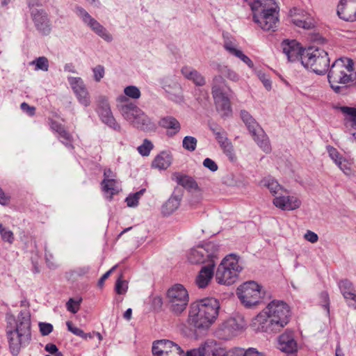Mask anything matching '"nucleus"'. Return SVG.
<instances>
[{"label":"nucleus","instance_id":"60","mask_svg":"<svg viewBox=\"0 0 356 356\" xmlns=\"http://www.w3.org/2000/svg\"><path fill=\"white\" fill-rule=\"evenodd\" d=\"M115 175L111 169L108 168L104 170V179H115Z\"/></svg>","mask_w":356,"mask_h":356},{"label":"nucleus","instance_id":"24","mask_svg":"<svg viewBox=\"0 0 356 356\" xmlns=\"http://www.w3.org/2000/svg\"><path fill=\"white\" fill-rule=\"evenodd\" d=\"M224 49L231 55L239 58L245 63L250 68L254 67V63L252 60L239 49L234 40L226 38L223 42Z\"/></svg>","mask_w":356,"mask_h":356},{"label":"nucleus","instance_id":"18","mask_svg":"<svg viewBox=\"0 0 356 356\" xmlns=\"http://www.w3.org/2000/svg\"><path fill=\"white\" fill-rule=\"evenodd\" d=\"M211 130L223 152L230 160L233 161L235 158L234 147L231 141L227 138L226 131L218 126L211 127Z\"/></svg>","mask_w":356,"mask_h":356},{"label":"nucleus","instance_id":"38","mask_svg":"<svg viewBox=\"0 0 356 356\" xmlns=\"http://www.w3.org/2000/svg\"><path fill=\"white\" fill-rule=\"evenodd\" d=\"M75 96L80 104L85 107H88L91 104V99L88 89H85L75 94Z\"/></svg>","mask_w":356,"mask_h":356},{"label":"nucleus","instance_id":"36","mask_svg":"<svg viewBox=\"0 0 356 356\" xmlns=\"http://www.w3.org/2000/svg\"><path fill=\"white\" fill-rule=\"evenodd\" d=\"M67 81L74 95L87 88L81 77L69 76Z\"/></svg>","mask_w":356,"mask_h":356},{"label":"nucleus","instance_id":"54","mask_svg":"<svg viewBox=\"0 0 356 356\" xmlns=\"http://www.w3.org/2000/svg\"><path fill=\"white\" fill-rule=\"evenodd\" d=\"M203 165L211 172H216L218 168L216 163L209 158H207L203 161Z\"/></svg>","mask_w":356,"mask_h":356},{"label":"nucleus","instance_id":"15","mask_svg":"<svg viewBox=\"0 0 356 356\" xmlns=\"http://www.w3.org/2000/svg\"><path fill=\"white\" fill-rule=\"evenodd\" d=\"M76 13L95 34L107 42L113 40L112 35L99 22L93 18L85 9L76 6Z\"/></svg>","mask_w":356,"mask_h":356},{"label":"nucleus","instance_id":"27","mask_svg":"<svg viewBox=\"0 0 356 356\" xmlns=\"http://www.w3.org/2000/svg\"><path fill=\"white\" fill-rule=\"evenodd\" d=\"M277 348L287 353L296 350L297 344L291 332H286L279 337Z\"/></svg>","mask_w":356,"mask_h":356},{"label":"nucleus","instance_id":"14","mask_svg":"<svg viewBox=\"0 0 356 356\" xmlns=\"http://www.w3.org/2000/svg\"><path fill=\"white\" fill-rule=\"evenodd\" d=\"M241 117L253 137L254 140L264 152L269 153L271 151V146L268 138L264 130L248 111H241Z\"/></svg>","mask_w":356,"mask_h":356},{"label":"nucleus","instance_id":"53","mask_svg":"<svg viewBox=\"0 0 356 356\" xmlns=\"http://www.w3.org/2000/svg\"><path fill=\"white\" fill-rule=\"evenodd\" d=\"M44 350L55 356H63V353L58 350L57 346L54 343L46 344Z\"/></svg>","mask_w":356,"mask_h":356},{"label":"nucleus","instance_id":"4","mask_svg":"<svg viewBox=\"0 0 356 356\" xmlns=\"http://www.w3.org/2000/svg\"><path fill=\"white\" fill-rule=\"evenodd\" d=\"M250 7L253 21L264 31H274L279 22L273 0H244Z\"/></svg>","mask_w":356,"mask_h":356},{"label":"nucleus","instance_id":"56","mask_svg":"<svg viewBox=\"0 0 356 356\" xmlns=\"http://www.w3.org/2000/svg\"><path fill=\"white\" fill-rule=\"evenodd\" d=\"M21 109L27 113L29 116H33L35 113V108L34 106H29L27 103L23 102L20 105Z\"/></svg>","mask_w":356,"mask_h":356},{"label":"nucleus","instance_id":"58","mask_svg":"<svg viewBox=\"0 0 356 356\" xmlns=\"http://www.w3.org/2000/svg\"><path fill=\"white\" fill-rule=\"evenodd\" d=\"M186 356H204V351L201 349V345L198 348L187 351Z\"/></svg>","mask_w":356,"mask_h":356},{"label":"nucleus","instance_id":"63","mask_svg":"<svg viewBox=\"0 0 356 356\" xmlns=\"http://www.w3.org/2000/svg\"><path fill=\"white\" fill-rule=\"evenodd\" d=\"M76 336H79L80 337H81L82 339H86L88 338H92V336L90 333H85L83 332V330H82L81 329L80 330V331L79 332L78 334Z\"/></svg>","mask_w":356,"mask_h":356},{"label":"nucleus","instance_id":"57","mask_svg":"<svg viewBox=\"0 0 356 356\" xmlns=\"http://www.w3.org/2000/svg\"><path fill=\"white\" fill-rule=\"evenodd\" d=\"M117 266H114L113 268H111L109 270H108L106 273H105L101 278L98 281V285L100 287H102L104 285V283L105 280L110 276L111 273L116 268Z\"/></svg>","mask_w":356,"mask_h":356},{"label":"nucleus","instance_id":"34","mask_svg":"<svg viewBox=\"0 0 356 356\" xmlns=\"http://www.w3.org/2000/svg\"><path fill=\"white\" fill-rule=\"evenodd\" d=\"M262 186L267 188L273 195H280L284 190L279 183L271 177H264L260 182Z\"/></svg>","mask_w":356,"mask_h":356},{"label":"nucleus","instance_id":"9","mask_svg":"<svg viewBox=\"0 0 356 356\" xmlns=\"http://www.w3.org/2000/svg\"><path fill=\"white\" fill-rule=\"evenodd\" d=\"M301 63L317 74H324L328 70L330 58L325 50L312 47L306 49L302 54Z\"/></svg>","mask_w":356,"mask_h":356},{"label":"nucleus","instance_id":"22","mask_svg":"<svg viewBox=\"0 0 356 356\" xmlns=\"http://www.w3.org/2000/svg\"><path fill=\"white\" fill-rule=\"evenodd\" d=\"M337 12L338 16L345 21H356V0H341Z\"/></svg>","mask_w":356,"mask_h":356},{"label":"nucleus","instance_id":"17","mask_svg":"<svg viewBox=\"0 0 356 356\" xmlns=\"http://www.w3.org/2000/svg\"><path fill=\"white\" fill-rule=\"evenodd\" d=\"M154 356H185L181 347L170 340H159L153 343Z\"/></svg>","mask_w":356,"mask_h":356},{"label":"nucleus","instance_id":"46","mask_svg":"<svg viewBox=\"0 0 356 356\" xmlns=\"http://www.w3.org/2000/svg\"><path fill=\"white\" fill-rule=\"evenodd\" d=\"M81 301V298L78 300L70 298L66 303L67 309L73 314H76L79 310Z\"/></svg>","mask_w":356,"mask_h":356},{"label":"nucleus","instance_id":"42","mask_svg":"<svg viewBox=\"0 0 356 356\" xmlns=\"http://www.w3.org/2000/svg\"><path fill=\"white\" fill-rule=\"evenodd\" d=\"M153 147L154 145L148 139H145L143 143L138 147V151L142 156H147L149 155L150 152Z\"/></svg>","mask_w":356,"mask_h":356},{"label":"nucleus","instance_id":"45","mask_svg":"<svg viewBox=\"0 0 356 356\" xmlns=\"http://www.w3.org/2000/svg\"><path fill=\"white\" fill-rule=\"evenodd\" d=\"M44 259L47 265L49 268H56L57 265L54 261V257L51 251L48 249L47 245H44Z\"/></svg>","mask_w":356,"mask_h":356},{"label":"nucleus","instance_id":"52","mask_svg":"<svg viewBox=\"0 0 356 356\" xmlns=\"http://www.w3.org/2000/svg\"><path fill=\"white\" fill-rule=\"evenodd\" d=\"M337 165L346 175L351 173L350 165L346 160L343 159L341 161L339 160Z\"/></svg>","mask_w":356,"mask_h":356},{"label":"nucleus","instance_id":"12","mask_svg":"<svg viewBox=\"0 0 356 356\" xmlns=\"http://www.w3.org/2000/svg\"><path fill=\"white\" fill-rule=\"evenodd\" d=\"M219 245L213 241L190 249L187 253L188 261L193 264H208L218 259Z\"/></svg>","mask_w":356,"mask_h":356},{"label":"nucleus","instance_id":"43","mask_svg":"<svg viewBox=\"0 0 356 356\" xmlns=\"http://www.w3.org/2000/svg\"><path fill=\"white\" fill-rule=\"evenodd\" d=\"M124 93L126 96L134 99H139L141 95L139 88L135 86H129L125 87L124 89Z\"/></svg>","mask_w":356,"mask_h":356},{"label":"nucleus","instance_id":"51","mask_svg":"<svg viewBox=\"0 0 356 356\" xmlns=\"http://www.w3.org/2000/svg\"><path fill=\"white\" fill-rule=\"evenodd\" d=\"M40 331L43 336L49 334L53 330V325L51 323H40Z\"/></svg>","mask_w":356,"mask_h":356},{"label":"nucleus","instance_id":"7","mask_svg":"<svg viewBox=\"0 0 356 356\" xmlns=\"http://www.w3.org/2000/svg\"><path fill=\"white\" fill-rule=\"evenodd\" d=\"M121 103L118 106L122 117L133 127L142 130H149L154 126L151 119L135 104L129 102L126 97H120Z\"/></svg>","mask_w":356,"mask_h":356},{"label":"nucleus","instance_id":"61","mask_svg":"<svg viewBox=\"0 0 356 356\" xmlns=\"http://www.w3.org/2000/svg\"><path fill=\"white\" fill-rule=\"evenodd\" d=\"M88 271H89V267L84 266V267H81V268H77L76 270H74L73 273L79 276H82V275H84L86 273H88Z\"/></svg>","mask_w":356,"mask_h":356},{"label":"nucleus","instance_id":"8","mask_svg":"<svg viewBox=\"0 0 356 356\" xmlns=\"http://www.w3.org/2000/svg\"><path fill=\"white\" fill-rule=\"evenodd\" d=\"M204 356H264L254 348L245 349L235 347L227 350L222 344L213 339H208L201 344Z\"/></svg>","mask_w":356,"mask_h":356},{"label":"nucleus","instance_id":"20","mask_svg":"<svg viewBox=\"0 0 356 356\" xmlns=\"http://www.w3.org/2000/svg\"><path fill=\"white\" fill-rule=\"evenodd\" d=\"M282 48L283 53L286 56L287 59L290 62L297 60L301 61V56L305 53L300 44L296 40H285L282 42Z\"/></svg>","mask_w":356,"mask_h":356},{"label":"nucleus","instance_id":"29","mask_svg":"<svg viewBox=\"0 0 356 356\" xmlns=\"http://www.w3.org/2000/svg\"><path fill=\"white\" fill-rule=\"evenodd\" d=\"M172 179L179 185L182 186L188 190L195 191H200L197 183L189 176L176 172L172 175Z\"/></svg>","mask_w":356,"mask_h":356},{"label":"nucleus","instance_id":"2","mask_svg":"<svg viewBox=\"0 0 356 356\" xmlns=\"http://www.w3.org/2000/svg\"><path fill=\"white\" fill-rule=\"evenodd\" d=\"M290 309L282 300H274L259 312L254 318L258 329L265 332L280 331L289 321Z\"/></svg>","mask_w":356,"mask_h":356},{"label":"nucleus","instance_id":"13","mask_svg":"<svg viewBox=\"0 0 356 356\" xmlns=\"http://www.w3.org/2000/svg\"><path fill=\"white\" fill-rule=\"evenodd\" d=\"M166 300L170 310L178 315L186 309L189 302V295L183 285L176 284L168 290Z\"/></svg>","mask_w":356,"mask_h":356},{"label":"nucleus","instance_id":"35","mask_svg":"<svg viewBox=\"0 0 356 356\" xmlns=\"http://www.w3.org/2000/svg\"><path fill=\"white\" fill-rule=\"evenodd\" d=\"M339 111L345 115L346 119L351 122V126L356 127V108L349 106H340Z\"/></svg>","mask_w":356,"mask_h":356},{"label":"nucleus","instance_id":"25","mask_svg":"<svg viewBox=\"0 0 356 356\" xmlns=\"http://www.w3.org/2000/svg\"><path fill=\"white\" fill-rule=\"evenodd\" d=\"M215 264V261H212L201 268L195 279V283L199 288H205L211 282L213 276Z\"/></svg>","mask_w":356,"mask_h":356},{"label":"nucleus","instance_id":"37","mask_svg":"<svg viewBox=\"0 0 356 356\" xmlns=\"http://www.w3.org/2000/svg\"><path fill=\"white\" fill-rule=\"evenodd\" d=\"M31 65H35V70L48 71L49 60L45 56H40L30 63Z\"/></svg>","mask_w":356,"mask_h":356},{"label":"nucleus","instance_id":"23","mask_svg":"<svg viewBox=\"0 0 356 356\" xmlns=\"http://www.w3.org/2000/svg\"><path fill=\"white\" fill-rule=\"evenodd\" d=\"M273 203L277 208L283 211L295 210L301 205V201L298 197L284 195L282 192L275 197Z\"/></svg>","mask_w":356,"mask_h":356},{"label":"nucleus","instance_id":"39","mask_svg":"<svg viewBox=\"0 0 356 356\" xmlns=\"http://www.w3.org/2000/svg\"><path fill=\"white\" fill-rule=\"evenodd\" d=\"M197 139L195 137L191 136H185L182 140L183 147L189 152L195 151L197 147Z\"/></svg>","mask_w":356,"mask_h":356},{"label":"nucleus","instance_id":"31","mask_svg":"<svg viewBox=\"0 0 356 356\" xmlns=\"http://www.w3.org/2000/svg\"><path fill=\"white\" fill-rule=\"evenodd\" d=\"M102 191L106 198L111 200L113 196L120 191L119 183L116 179H103L102 181Z\"/></svg>","mask_w":356,"mask_h":356},{"label":"nucleus","instance_id":"44","mask_svg":"<svg viewBox=\"0 0 356 356\" xmlns=\"http://www.w3.org/2000/svg\"><path fill=\"white\" fill-rule=\"evenodd\" d=\"M128 289V283L127 281L122 280L121 275L115 282V290L118 294H125Z\"/></svg>","mask_w":356,"mask_h":356},{"label":"nucleus","instance_id":"41","mask_svg":"<svg viewBox=\"0 0 356 356\" xmlns=\"http://www.w3.org/2000/svg\"><path fill=\"white\" fill-rule=\"evenodd\" d=\"M0 235L3 241L12 244L14 241V234L11 230L0 224Z\"/></svg>","mask_w":356,"mask_h":356},{"label":"nucleus","instance_id":"64","mask_svg":"<svg viewBox=\"0 0 356 356\" xmlns=\"http://www.w3.org/2000/svg\"><path fill=\"white\" fill-rule=\"evenodd\" d=\"M131 316H132V309L131 308L127 309L123 315L124 318L127 321H129L131 318Z\"/></svg>","mask_w":356,"mask_h":356},{"label":"nucleus","instance_id":"33","mask_svg":"<svg viewBox=\"0 0 356 356\" xmlns=\"http://www.w3.org/2000/svg\"><path fill=\"white\" fill-rule=\"evenodd\" d=\"M181 199L176 195H172L162 206L161 213L164 216H170L174 213L180 205Z\"/></svg>","mask_w":356,"mask_h":356},{"label":"nucleus","instance_id":"59","mask_svg":"<svg viewBox=\"0 0 356 356\" xmlns=\"http://www.w3.org/2000/svg\"><path fill=\"white\" fill-rule=\"evenodd\" d=\"M66 325L68 330L75 335H77L81 330L80 328L75 327L70 321H67Z\"/></svg>","mask_w":356,"mask_h":356},{"label":"nucleus","instance_id":"49","mask_svg":"<svg viewBox=\"0 0 356 356\" xmlns=\"http://www.w3.org/2000/svg\"><path fill=\"white\" fill-rule=\"evenodd\" d=\"M343 296L350 307L356 309V293L355 290L351 292H346L343 294Z\"/></svg>","mask_w":356,"mask_h":356},{"label":"nucleus","instance_id":"11","mask_svg":"<svg viewBox=\"0 0 356 356\" xmlns=\"http://www.w3.org/2000/svg\"><path fill=\"white\" fill-rule=\"evenodd\" d=\"M264 291L262 286L254 281H250L240 285L236 295L242 305L246 308H253L263 302Z\"/></svg>","mask_w":356,"mask_h":356},{"label":"nucleus","instance_id":"1","mask_svg":"<svg viewBox=\"0 0 356 356\" xmlns=\"http://www.w3.org/2000/svg\"><path fill=\"white\" fill-rule=\"evenodd\" d=\"M213 69L216 70L219 74L213 76L211 83V94L213 97L217 111L223 117L229 116L232 114V108L229 94L226 91L232 92L230 88L227 86V83L224 79L233 82H238L240 76L228 65H222L220 63H213Z\"/></svg>","mask_w":356,"mask_h":356},{"label":"nucleus","instance_id":"48","mask_svg":"<svg viewBox=\"0 0 356 356\" xmlns=\"http://www.w3.org/2000/svg\"><path fill=\"white\" fill-rule=\"evenodd\" d=\"M93 78L96 82H99L104 76L105 70L104 66L98 65L92 68Z\"/></svg>","mask_w":356,"mask_h":356},{"label":"nucleus","instance_id":"3","mask_svg":"<svg viewBox=\"0 0 356 356\" xmlns=\"http://www.w3.org/2000/svg\"><path fill=\"white\" fill-rule=\"evenodd\" d=\"M220 303L217 299L207 298L191 304L188 323L196 329L207 330L218 316Z\"/></svg>","mask_w":356,"mask_h":356},{"label":"nucleus","instance_id":"40","mask_svg":"<svg viewBox=\"0 0 356 356\" xmlns=\"http://www.w3.org/2000/svg\"><path fill=\"white\" fill-rule=\"evenodd\" d=\"M145 189H141L140 191L129 195L125 200L127 202V205L129 207H135L138 204V200L143 195L145 192Z\"/></svg>","mask_w":356,"mask_h":356},{"label":"nucleus","instance_id":"62","mask_svg":"<svg viewBox=\"0 0 356 356\" xmlns=\"http://www.w3.org/2000/svg\"><path fill=\"white\" fill-rule=\"evenodd\" d=\"M8 202V197L5 195L1 188H0V204H6Z\"/></svg>","mask_w":356,"mask_h":356},{"label":"nucleus","instance_id":"6","mask_svg":"<svg viewBox=\"0 0 356 356\" xmlns=\"http://www.w3.org/2000/svg\"><path fill=\"white\" fill-rule=\"evenodd\" d=\"M9 349L13 356H17L22 348L31 341V316L28 311H22L16 321L15 329L7 331Z\"/></svg>","mask_w":356,"mask_h":356},{"label":"nucleus","instance_id":"5","mask_svg":"<svg viewBox=\"0 0 356 356\" xmlns=\"http://www.w3.org/2000/svg\"><path fill=\"white\" fill-rule=\"evenodd\" d=\"M327 79L334 92L341 93L346 86L356 79L353 60L348 58L335 60L330 67Z\"/></svg>","mask_w":356,"mask_h":356},{"label":"nucleus","instance_id":"50","mask_svg":"<svg viewBox=\"0 0 356 356\" xmlns=\"http://www.w3.org/2000/svg\"><path fill=\"white\" fill-rule=\"evenodd\" d=\"M327 149L330 157L337 164L339 160H342L343 158L341 156L338 151L333 147L327 146Z\"/></svg>","mask_w":356,"mask_h":356},{"label":"nucleus","instance_id":"47","mask_svg":"<svg viewBox=\"0 0 356 356\" xmlns=\"http://www.w3.org/2000/svg\"><path fill=\"white\" fill-rule=\"evenodd\" d=\"M339 287L342 295L355 290L353 283L348 280H341L339 282Z\"/></svg>","mask_w":356,"mask_h":356},{"label":"nucleus","instance_id":"10","mask_svg":"<svg viewBox=\"0 0 356 356\" xmlns=\"http://www.w3.org/2000/svg\"><path fill=\"white\" fill-rule=\"evenodd\" d=\"M242 269L237 256L229 254L218 266L216 272V280L220 284L231 285L236 282Z\"/></svg>","mask_w":356,"mask_h":356},{"label":"nucleus","instance_id":"21","mask_svg":"<svg viewBox=\"0 0 356 356\" xmlns=\"http://www.w3.org/2000/svg\"><path fill=\"white\" fill-rule=\"evenodd\" d=\"M31 15L36 29L44 35H49L51 26L47 14L43 10L33 9Z\"/></svg>","mask_w":356,"mask_h":356},{"label":"nucleus","instance_id":"32","mask_svg":"<svg viewBox=\"0 0 356 356\" xmlns=\"http://www.w3.org/2000/svg\"><path fill=\"white\" fill-rule=\"evenodd\" d=\"M172 163V156L168 152H161L152 161V166L159 170L167 169Z\"/></svg>","mask_w":356,"mask_h":356},{"label":"nucleus","instance_id":"55","mask_svg":"<svg viewBox=\"0 0 356 356\" xmlns=\"http://www.w3.org/2000/svg\"><path fill=\"white\" fill-rule=\"evenodd\" d=\"M304 238L312 243H315L318 241V236L315 232L307 230L304 234Z\"/></svg>","mask_w":356,"mask_h":356},{"label":"nucleus","instance_id":"16","mask_svg":"<svg viewBox=\"0 0 356 356\" xmlns=\"http://www.w3.org/2000/svg\"><path fill=\"white\" fill-rule=\"evenodd\" d=\"M96 112L104 124L114 131H121V127L115 120L106 97L99 96L97 98Z\"/></svg>","mask_w":356,"mask_h":356},{"label":"nucleus","instance_id":"19","mask_svg":"<svg viewBox=\"0 0 356 356\" xmlns=\"http://www.w3.org/2000/svg\"><path fill=\"white\" fill-rule=\"evenodd\" d=\"M291 22L304 29H312L315 26L314 19L307 12L296 8L290 10Z\"/></svg>","mask_w":356,"mask_h":356},{"label":"nucleus","instance_id":"30","mask_svg":"<svg viewBox=\"0 0 356 356\" xmlns=\"http://www.w3.org/2000/svg\"><path fill=\"white\" fill-rule=\"evenodd\" d=\"M161 124L163 128L168 129L167 135L171 137L179 132L181 129L179 121L172 116L163 118L161 120Z\"/></svg>","mask_w":356,"mask_h":356},{"label":"nucleus","instance_id":"26","mask_svg":"<svg viewBox=\"0 0 356 356\" xmlns=\"http://www.w3.org/2000/svg\"><path fill=\"white\" fill-rule=\"evenodd\" d=\"M50 127L53 131L58 134V138L63 144L67 147L73 148V137L62 124L56 121H51Z\"/></svg>","mask_w":356,"mask_h":356},{"label":"nucleus","instance_id":"28","mask_svg":"<svg viewBox=\"0 0 356 356\" xmlns=\"http://www.w3.org/2000/svg\"><path fill=\"white\" fill-rule=\"evenodd\" d=\"M181 72L186 79L193 81L196 86H203L206 84L204 76L197 70L191 67L185 66L181 68Z\"/></svg>","mask_w":356,"mask_h":356}]
</instances>
